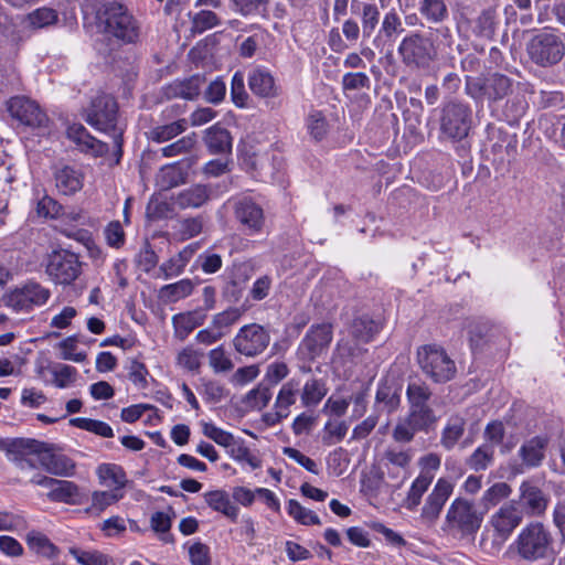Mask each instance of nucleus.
Instances as JSON below:
<instances>
[{"label":"nucleus","mask_w":565,"mask_h":565,"mask_svg":"<svg viewBox=\"0 0 565 565\" xmlns=\"http://www.w3.org/2000/svg\"><path fill=\"white\" fill-rule=\"evenodd\" d=\"M0 449L22 471L41 466L54 476L72 477L75 473L76 466L71 458L45 450L44 444L35 439H0Z\"/></svg>","instance_id":"nucleus-1"},{"label":"nucleus","mask_w":565,"mask_h":565,"mask_svg":"<svg viewBox=\"0 0 565 565\" xmlns=\"http://www.w3.org/2000/svg\"><path fill=\"white\" fill-rule=\"evenodd\" d=\"M521 559L540 565H552L556 558L552 532L541 522H531L518 534L510 546Z\"/></svg>","instance_id":"nucleus-2"},{"label":"nucleus","mask_w":565,"mask_h":565,"mask_svg":"<svg viewBox=\"0 0 565 565\" xmlns=\"http://www.w3.org/2000/svg\"><path fill=\"white\" fill-rule=\"evenodd\" d=\"M522 520L523 511L516 501L502 504L489 519L492 533L482 534L480 546L483 552L489 555L498 554Z\"/></svg>","instance_id":"nucleus-3"},{"label":"nucleus","mask_w":565,"mask_h":565,"mask_svg":"<svg viewBox=\"0 0 565 565\" xmlns=\"http://www.w3.org/2000/svg\"><path fill=\"white\" fill-rule=\"evenodd\" d=\"M104 32L124 43H136L140 25L127 7L117 1H106L98 13Z\"/></svg>","instance_id":"nucleus-4"},{"label":"nucleus","mask_w":565,"mask_h":565,"mask_svg":"<svg viewBox=\"0 0 565 565\" xmlns=\"http://www.w3.org/2000/svg\"><path fill=\"white\" fill-rule=\"evenodd\" d=\"M86 121L95 129L108 134L114 139L118 158L121 157L122 129L117 126V103L106 94L96 96L86 110ZM119 159H117L118 161Z\"/></svg>","instance_id":"nucleus-5"},{"label":"nucleus","mask_w":565,"mask_h":565,"mask_svg":"<svg viewBox=\"0 0 565 565\" xmlns=\"http://www.w3.org/2000/svg\"><path fill=\"white\" fill-rule=\"evenodd\" d=\"M483 521L473 501L457 497L447 509L445 515V530L469 536L478 532Z\"/></svg>","instance_id":"nucleus-6"},{"label":"nucleus","mask_w":565,"mask_h":565,"mask_svg":"<svg viewBox=\"0 0 565 565\" xmlns=\"http://www.w3.org/2000/svg\"><path fill=\"white\" fill-rule=\"evenodd\" d=\"M417 361L424 374L435 383H446L456 374V364L446 350L437 344L418 349Z\"/></svg>","instance_id":"nucleus-7"},{"label":"nucleus","mask_w":565,"mask_h":565,"mask_svg":"<svg viewBox=\"0 0 565 565\" xmlns=\"http://www.w3.org/2000/svg\"><path fill=\"white\" fill-rule=\"evenodd\" d=\"M397 52L402 62L411 70L428 68L437 57L434 42L419 32L406 35L401 41Z\"/></svg>","instance_id":"nucleus-8"},{"label":"nucleus","mask_w":565,"mask_h":565,"mask_svg":"<svg viewBox=\"0 0 565 565\" xmlns=\"http://www.w3.org/2000/svg\"><path fill=\"white\" fill-rule=\"evenodd\" d=\"M526 52L533 63L548 67L564 57L565 44L557 33L541 31L527 42Z\"/></svg>","instance_id":"nucleus-9"},{"label":"nucleus","mask_w":565,"mask_h":565,"mask_svg":"<svg viewBox=\"0 0 565 565\" xmlns=\"http://www.w3.org/2000/svg\"><path fill=\"white\" fill-rule=\"evenodd\" d=\"M406 396L409 404L408 419L420 431H428L437 422L435 412L427 404L431 396L429 387L425 383L412 382L407 386Z\"/></svg>","instance_id":"nucleus-10"},{"label":"nucleus","mask_w":565,"mask_h":565,"mask_svg":"<svg viewBox=\"0 0 565 565\" xmlns=\"http://www.w3.org/2000/svg\"><path fill=\"white\" fill-rule=\"evenodd\" d=\"M463 475L460 468L454 469L449 477H441L427 495L420 512V521L433 525L439 518L443 508L454 492L456 481Z\"/></svg>","instance_id":"nucleus-11"},{"label":"nucleus","mask_w":565,"mask_h":565,"mask_svg":"<svg viewBox=\"0 0 565 565\" xmlns=\"http://www.w3.org/2000/svg\"><path fill=\"white\" fill-rule=\"evenodd\" d=\"M50 278L60 285H70L81 275L82 263L75 253L67 249L53 250L45 267Z\"/></svg>","instance_id":"nucleus-12"},{"label":"nucleus","mask_w":565,"mask_h":565,"mask_svg":"<svg viewBox=\"0 0 565 565\" xmlns=\"http://www.w3.org/2000/svg\"><path fill=\"white\" fill-rule=\"evenodd\" d=\"M471 125V109L462 103H449L443 108L440 119L441 134L451 139L465 138Z\"/></svg>","instance_id":"nucleus-13"},{"label":"nucleus","mask_w":565,"mask_h":565,"mask_svg":"<svg viewBox=\"0 0 565 565\" xmlns=\"http://www.w3.org/2000/svg\"><path fill=\"white\" fill-rule=\"evenodd\" d=\"M332 326L318 323L309 328L298 345V354L301 359L313 361L322 356L332 341Z\"/></svg>","instance_id":"nucleus-14"},{"label":"nucleus","mask_w":565,"mask_h":565,"mask_svg":"<svg viewBox=\"0 0 565 565\" xmlns=\"http://www.w3.org/2000/svg\"><path fill=\"white\" fill-rule=\"evenodd\" d=\"M233 212L235 220L247 235H257L265 226V213L263 207L253 199L243 196L234 199Z\"/></svg>","instance_id":"nucleus-15"},{"label":"nucleus","mask_w":565,"mask_h":565,"mask_svg":"<svg viewBox=\"0 0 565 565\" xmlns=\"http://www.w3.org/2000/svg\"><path fill=\"white\" fill-rule=\"evenodd\" d=\"M8 111L11 117L22 125L31 128H46L49 126V117L41 109L39 104L24 96L12 97L7 104Z\"/></svg>","instance_id":"nucleus-16"},{"label":"nucleus","mask_w":565,"mask_h":565,"mask_svg":"<svg viewBox=\"0 0 565 565\" xmlns=\"http://www.w3.org/2000/svg\"><path fill=\"white\" fill-rule=\"evenodd\" d=\"M270 337L266 329L257 323L242 327L233 343L235 350L246 356L260 354L269 344Z\"/></svg>","instance_id":"nucleus-17"},{"label":"nucleus","mask_w":565,"mask_h":565,"mask_svg":"<svg viewBox=\"0 0 565 565\" xmlns=\"http://www.w3.org/2000/svg\"><path fill=\"white\" fill-rule=\"evenodd\" d=\"M51 296L47 288L31 281L12 290L6 298L8 307L15 311H29L35 306L44 305Z\"/></svg>","instance_id":"nucleus-18"},{"label":"nucleus","mask_w":565,"mask_h":565,"mask_svg":"<svg viewBox=\"0 0 565 565\" xmlns=\"http://www.w3.org/2000/svg\"><path fill=\"white\" fill-rule=\"evenodd\" d=\"M547 445L548 438L546 436H534L525 440L518 451V456L521 459V465L516 471L523 472L524 469H533L540 467L545 459V450Z\"/></svg>","instance_id":"nucleus-19"},{"label":"nucleus","mask_w":565,"mask_h":565,"mask_svg":"<svg viewBox=\"0 0 565 565\" xmlns=\"http://www.w3.org/2000/svg\"><path fill=\"white\" fill-rule=\"evenodd\" d=\"M412 458L413 452L411 450L387 448L383 455V460L388 477L402 483L408 476Z\"/></svg>","instance_id":"nucleus-20"},{"label":"nucleus","mask_w":565,"mask_h":565,"mask_svg":"<svg viewBox=\"0 0 565 565\" xmlns=\"http://www.w3.org/2000/svg\"><path fill=\"white\" fill-rule=\"evenodd\" d=\"M521 509H524L529 515H541L545 512L548 504L546 494L530 481H523L520 486Z\"/></svg>","instance_id":"nucleus-21"},{"label":"nucleus","mask_w":565,"mask_h":565,"mask_svg":"<svg viewBox=\"0 0 565 565\" xmlns=\"http://www.w3.org/2000/svg\"><path fill=\"white\" fill-rule=\"evenodd\" d=\"M46 497L52 502L78 505L84 503L86 497L79 487L68 480L55 479Z\"/></svg>","instance_id":"nucleus-22"},{"label":"nucleus","mask_w":565,"mask_h":565,"mask_svg":"<svg viewBox=\"0 0 565 565\" xmlns=\"http://www.w3.org/2000/svg\"><path fill=\"white\" fill-rule=\"evenodd\" d=\"M67 137L74 141L82 151L90 152L98 157L108 151V146L93 137L81 124H74L67 128Z\"/></svg>","instance_id":"nucleus-23"},{"label":"nucleus","mask_w":565,"mask_h":565,"mask_svg":"<svg viewBox=\"0 0 565 565\" xmlns=\"http://www.w3.org/2000/svg\"><path fill=\"white\" fill-rule=\"evenodd\" d=\"M211 189L204 184H194L173 196V204L181 210L199 209L211 198Z\"/></svg>","instance_id":"nucleus-24"},{"label":"nucleus","mask_w":565,"mask_h":565,"mask_svg":"<svg viewBox=\"0 0 565 565\" xmlns=\"http://www.w3.org/2000/svg\"><path fill=\"white\" fill-rule=\"evenodd\" d=\"M248 86L250 90L263 98L275 97L278 95V88L271 73L265 67L257 66L248 75Z\"/></svg>","instance_id":"nucleus-25"},{"label":"nucleus","mask_w":565,"mask_h":565,"mask_svg":"<svg viewBox=\"0 0 565 565\" xmlns=\"http://www.w3.org/2000/svg\"><path fill=\"white\" fill-rule=\"evenodd\" d=\"M57 21L58 13L55 9L41 7L25 14L21 20V26L25 31L36 32L55 25Z\"/></svg>","instance_id":"nucleus-26"},{"label":"nucleus","mask_w":565,"mask_h":565,"mask_svg":"<svg viewBox=\"0 0 565 565\" xmlns=\"http://www.w3.org/2000/svg\"><path fill=\"white\" fill-rule=\"evenodd\" d=\"M205 319L206 313L200 309L174 315L172 317L174 337L181 341L185 340L195 328L204 323Z\"/></svg>","instance_id":"nucleus-27"},{"label":"nucleus","mask_w":565,"mask_h":565,"mask_svg":"<svg viewBox=\"0 0 565 565\" xmlns=\"http://www.w3.org/2000/svg\"><path fill=\"white\" fill-rule=\"evenodd\" d=\"M83 184L84 174L75 168L65 166L55 172V186L64 195L75 194Z\"/></svg>","instance_id":"nucleus-28"},{"label":"nucleus","mask_w":565,"mask_h":565,"mask_svg":"<svg viewBox=\"0 0 565 565\" xmlns=\"http://www.w3.org/2000/svg\"><path fill=\"white\" fill-rule=\"evenodd\" d=\"M205 503L214 511L222 513L232 521H236L239 515L238 507L231 501L230 494L225 490H212L204 493Z\"/></svg>","instance_id":"nucleus-29"},{"label":"nucleus","mask_w":565,"mask_h":565,"mask_svg":"<svg viewBox=\"0 0 565 565\" xmlns=\"http://www.w3.org/2000/svg\"><path fill=\"white\" fill-rule=\"evenodd\" d=\"M96 475L99 483L110 491L120 492L126 483L127 477L124 469L115 463H103L97 467Z\"/></svg>","instance_id":"nucleus-30"},{"label":"nucleus","mask_w":565,"mask_h":565,"mask_svg":"<svg viewBox=\"0 0 565 565\" xmlns=\"http://www.w3.org/2000/svg\"><path fill=\"white\" fill-rule=\"evenodd\" d=\"M228 456L242 467H248L252 470L262 467V459L258 454L249 449L244 440H234L227 448Z\"/></svg>","instance_id":"nucleus-31"},{"label":"nucleus","mask_w":565,"mask_h":565,"mask_svg":"<svg viewBox=\"0 0 565 565\" xmlns=\"http://www.w3.org/2000/svg\"><path fill=\"white\" fill-rule=\"evenodd\" d=\"M299 385V381L291 379L281 386L275 402L278 418H286L289 415V407L294 405L297 399Z\"/></svg>","instance_id":"nucleus-32"},{"label":"nucleus","mask_w":565,"mask_h":565,"mask_svg":"<svg viewBox=\"0 0 565 565\" xmlns=\"http://www.w3.org/2000/svg\"><path fill=\"white\" fill-rule=\"evenodd\" d=\"M204 140L212 153H226L232 149V137L230 132L217 125L206 130Z\"/></svg>","instance_id":"nucleus-33"},{"label":"nucleus","mask_w":565,"mask_h":565,"mask_svg":"<svg viewBox=\"0 0 565 565\" xmlns=\"http://www.w3.org/2000/svg\"><path fill=\"white\" fill-rule=\"evenodd\" d=\"M466 419L460 415H452L448 418L440 437L441 446L450 450L463 436Z\"/></svg>","instance_id":"nucleus-34"},{"label":"nucleus","mask_w":565,"mask_h":565,"mask_svg":"<svg viewBox=\"0 0 565 565\" xmlns=\"http://www.w3.org/2000/svg\"><path fill=\"white\" fill-rule=\"evenodd\" d=\"M511 79L502 74H492L483 83V95L489 100L502 99L511 92Z\"/></svg>","instance_id":"nucleus-35"},{"label":"nucleus","mask_w":565,"mask_h":565,"mask_svg":"<svg viewBox=\"0 0 565 565\" xmlns=\"http://www.w3.org/2000/svg\"><path fill=\"white\" fill-rule=\"evenodd\" d=\"M204 353L193 345L182 348L175 356V364L181 370L196 374L200 372Z\"/></svg>","instance_id":"nucleus-36"},{"label":"nucleus","mask_w":565,"mask_h":565,"mask_svg":"<svg viewBox=\"0 0 565 565\" xmlns=\"http://www.w3.org/2000/svg\"><path fill=\"white\" fill-rule=\"evenodd\" d=\"M186 173L179 163H170L160 169L156 177L157 185L161 190H169L185 181Z\"/></svg>","instance_id":"nucleus-37"},{"label":"nucleus","mask_w":565,"mask_h":565,"mask_svg":"<svg viewBox=\"0 0 565 565\" xmlns=\"http://www.w3.org/2000/svg\"><path fill=\"white\" fill-rule=\"evenodd\" d=\"M327 394V388L321 380L308 379L301 390L300 399L305 407L317 406Z\"/></svg>","instance_id":"nucleus-38"},{"label":"nucleus","mask_w":565,"mask_h":565,"mask_svg":"<svg viewBox=\"0 0 565 565\" xmlns=\"http://www.w3.org/2000/svg\"><path fill=\"white\" fill-rule=\"evenodd\" d=\"M122 498L121 492L116 491H94L92 493L90 505L85 512L90 515H100L108 507L115 504Z\"/></svg>","instance_id":"nucleus-39"},{"label":"nucleus","mask_w":565,"mask_h":565,"mask_svg":"<svg viewBox=\"0 0 565 565\" xmlns=\"http://www.w3.org/2000/svg\"><path fill=\"white\" fill-rule=\"evenodd\" d=\"M419 13L431 23H440L448 18L445 0H419Z\"/></svg>","instance_id":"nucleus-40"},{"label":"nucleus","mask_w":565,"mask_h":565,"mask_svg":"<svg viewBox=\"0 0 565 565\" xmlns=\"http://www.w3.org/2000/svg\"><path fill=\"white\" fill-rule=\"evenodd\" d=\"M186 127V119H179L167 125L157 126L150 130L149 139L158 143L166 142L182 134Z\"/></svg>","instance_id":"nucleus-41"},{"label":"nucleus","mask_w":565,"mask_h":565,"mask_svg":"<svg viewBox=\"0 0 565 565\" xmlns=\"http://www.w3.org/2000/svg\"><path fill=\"white\" fill-rule=\"evenodd\" d=\"M233 12L244 17L264 15L267 12L269 0H230Z\"/></svg>","instance_id":"nucleus-42"},{"label":"nucleus","mask_w":565,"mask_h":565,"mask_svg":"<svg viewBox=\"0 0 565 565\" xmlns=\"http://www.w3.org/2000/svg\"><path fill=\"white\" fill-rule=\"evenodd\" d=\"M375 399L377 403L383 404L388 413L397 409L401 403L399 388L388 382L379 384Z\"/></svg>","instance_id":"nucleus-43"},{"label":"nucleus","mask_w":565,"mask_h":565,"mask_svg":"<svg viewBox=\"0 0 565 565\" xmlns=\"http://www.w3.org/2000/svg\"><path fill=\"white\" fill-rule=\"evenodd\" d=\"M193 291V282L191 279H181L177 282L163 286L160 289V297L167 302H177L190 296Z\"/></svg>","instance_id":"nucleus-44"},{"label":"nucleus","mask_w":565,"mask_h":565,"mask_svg":"<svg viewBox=\"0 0 565 565\" xmlns=\"http://www.w3.org/2000/svg\"><path fill=\"white\" fill-rule=\"evenodd\" d=\"M431 482L430 477L417 476L415 478L404 500V507L408 511H414L420 504L422 498Z\"/></svg>","instance_id":"nucleus-45"},{"label":"nucleus","mask_w":565,"mask_h":565,"mask_svg":"<svg viewBox=\"0 0 565 565\" xmlns=\"http://www.w3.org/2000/svg\"><path fill=\"white\" fill-rule=\"evenodd\" d=\"M70 554L81 565H115L113 558L97 550H81L72 547Z\"/></svg>","instance_id":"nucleus-46"},{"label":"nucleus","mask_w":565,"mask_h":565,"mask_svg":"<svg viewBox=\"0 0 565 565\" xmlns=\"http://www.w3.org/2000/svg\"><path fill=\"white\" fill-rule=\"evenodd\" d=\"M380 330V324L367 316H362L353 320L351 324V334L360 341L367 342Z\"/></svg>","instance_id":"nucleus-47"},{"label":"nucleus","mask_w":565,"mask_h":565,"mask_svg":"<svg viewBox=\"0 0 565 565\" xmlns=\"http://www.w3.org/2000/svg\"><path fill=\"white\" fill-rule=\"evenodd\" d=\"M26 543L32 551L47 558H53L57 555V547L41 532L31 531L28 533Z\"/></svg>","instance_id":"nucleus-48"},{"label":"nucleus","mask_w":565,"mask_h":565,"mask_svg":"<svg viewBox=\"0 0 565 565\" xmlns=\"http://www.w3.org/2000/svg\"><path fill=\"white\" fill-rule=\"evenodd\" d=\"M494 449L489 444L479 446L467 459V465L475 471L486 470L493 461Z\"/></svg>","instance_id":"nucleus-49"},{"label":"nucleus","mask_w":565,"mask_h":565,"mask_svg":"<svg viewBox=\"0 0 565 565\" xmlns=\"http://www.w3.org/2000/svg\"><path fill=\"white\" fill-rule=\"evenodd\" d=\"M74 427L96 434L98 436L109 438L114 436L113 428L105 422L90 419L85 417H75L70 420Z\"/></svg>","instance_id":"nucleus-50"},{"label":"nucleus","mask_w":565,"mask_h":565,"mask_svg":"<svg viewBox=\"0 0 565 565\" xmlns=\"http://www.w3.org/2000/svg\"><path fill=\"white\" fill-rule=\"evenodd\" d=\"M287 512L296 522L300 524H321L319 516L313 511L302 507L295 499H290L287 502Z\"/></svg>","instance_id":"nucleus-51"},{"label":"nucleus","mask_w":565,"mask_h":565,"mask_svg":"<svg viewBox=\"0 0 565 565\" xmlns=\"http://www.w3.org/2000/svg\"><path fill=\"white\" fill-rule=\"evenodd\" d=\"M242 317V311L238 308H228L222 312L213 316L211 324L222 332L223 338L227 334L230 328L235 324Z\"/></svg>","instance_id":"nucleus-52"},{"label":"nucleus","mask_w":565,"mask_h":565,"mask_svg":"<svg viewBox=\"0 0 565 565\" xmlns=\"http://www.w3.org/2000/svg\"><path fill=\"white\" fill-rule=\"evenodd\" d=\"M202 230L203 218L201 216L182 218L175 225V234L181 241L198 236Z\"/></svg>","instance_id":"nucleus-53"},{"label":"nucleus","mask_w":565,"mask_h":565,"mask_svg":"<svg viewBox=\"0 0 565 565\" xmlns=\"http://www.w3.org/2000/svg\"><path fill=\"white\" fill-rule=\"evenodd\" d=\"M380 21V10L374 3L361 4V23L364 38H370Z\"/></svg>","instance_id":"nucleus-54"},{"label":"nucleus","mask_w":565,"mask_h":565,"mask_svg":"<svg viewBox=\"0 0 565 565\" xmlns=\"http://www.w3.org/2000/svg\"><path fill=\"white\" fill-rule=\"evenodd\" d=\"M512 488L507 482H497L489 487L482 494L481 502L486 508L494 507L510 497Z\"/></svg>","instance_id":"nucleus-55"},{"label":"nucleus","mask_w":565,"mask_h":565,"mask_svg":"<svg viewBox=\"0 0 565 565\" xmlns=\"http://www.w3.org/2000/svg\"><path fill=\"white\" fill-rule=\"evenodd\" d=\"M348 429H349V425L344 420L327 422L323 427V437H322L323 444L328 445V446H332V445L340 443L345 437Z\"/></svg>","instance_id":"nucleus-56"},{"label":"nucleus","mask_w":565,"mask_h":565,"mask_svg":"<svg viewBox=\"0 0 565 565\" xmlns=\"http://www.w3.org/2000/svg\"><path fill=\"white\" fill-rule=\"evenodd\" d=\"M306 125L309 135L317 141L323 139L329 130L328 121L319 110H313L308 115Z\"/></svg>","instance_id":"nucleus-57"},{"label":"nucleus","mask_w":565,"mask_h":565,"mask_svg":"<svg viewBox=\"0 0 565 565\" xmlns=\"http://www.w3.org/2000/svg\"><path fill=\"white\" fill-rule=\"evenodd\" d=\"M209 364L214 373H226L233 370L234 364L222 345L207 353Z\"/></svg>","instance_id":"nucleus-58"},{"label":"nucleus","mask_w":565,"mask_h":565,"mask_svg":"<svg viewBox=\"0 0 565 565\" xmlns=\"http://www.w3.org/2000/svg\"><path fill=\"white\" fill-rule=\"evenodd\" d=\"M26 527L28 522L22 513L0 511V532H20Z\"/></svg>","instance_id":"nucleus-59"},{"label":"nucleus","mask_w":565,"mask_h":565,"mask_svg":"<svg viewBox=\"0 0 565 565\" xmlns=\"http://www.w3.org/2000/svg\"><path fill=\"white\" fill-rule=\"evenodd\" d=\"M192 31L195 33H203L221 23L218 15L211 10H201L193 14Z\"/></svg>","instance_id":"nucleus-60"},{"label":"nucleus","mask_w":565,"mask_h":565,"mask_svg":"<svg viewBox=\"0 0 565 565\" xmlns=\"http://www.w3.org/2000/svg\"><path fill=\"white\" fill-rule=\"evenodd\" d=\"M202 431L207 438L226 449L235 440L231 433L217 427L213 423H203Z\"/></svg>","instance_id":"nucleus-61"},{"label":"nucleus","mask_w":565,"mask_h":565,"mask_svg":"<svg viewBox=\"0 0 565 565\" xmlns=\"http://www.w3.org/2000/svg\"><path fill=\"white\" fill-rule=\"evenodd\" d=\"M196 137L195 134H191L188 136H184L177 140L175 142L168 145L161 149L162 156L170 158L174 156H179L182 153L189 152L195 145Z\"/></svg>","instance_id":"nucleus-62"},{"label":"nucleus","mask_w":565,"mask_h":565,"mask_svg":"<svg viewBox=\"0 0 565 565\" xmlns=\"http://www.w3.org/2000/svg\"><path fill=\"white\" fill-rule=\"evenodd\" d=\"M148 375L149 371L142 362L136 359H131L129 361L128 379L135 386H137L138 388H146L148 386Z\"/></svg>","instance_id":"nucleus-63"},{"label":"nucleus","mask_w":565,"mask_h":565,"mask_svg":"<svg viewBox=\"0 0 565 565\" xmlns=\"http://www.w3.org/2000/svg\"><path fill=\"white\" fill-rule=\"evenodd\" d=\"M420 431L407 416L401 418L392 434V437L397 443H409L413 440L416 433Z\"/></svg>","instance_id":"nucleus-64"}]
</instances>
